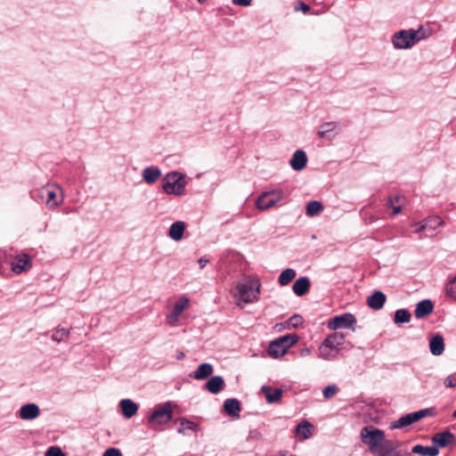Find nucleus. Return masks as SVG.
Listing matches in <instances>:
<instances>
[{"mask_svg":"<svg viewBox=\"0 0 456 456\" xmlns=\"http://www.w3.org/2000/svg\"><path fill=\"white\" fill-rule=\"evenodd\" d=\"M184 356H185L184 354L182 351H179V352H177L176 359L182 360L184 358Z\"/></svg>","mask_w":456,"mask_h":456,"instance_id":"nucleus-53","label":"nucleus"},{"mask_svg":"<svg viewBox=\"0 0 456 456\" xmlns=\"http://www.w3.org/2000/svg\"><path fill=\"white\" fill-rule=\"evenodd\" d=\"M445 296L452 299L456 301V276L451 278L444 288Z\"/></svg>","mask_w":456,"mask_h":456,"instance_id":"nucleus-34","label":"nucleus"},{"mask_svg":"<svg viewBox=\"0 0 456 456\" xmlns=\"http://www.w3.org/2000/svg\"><path fill=\"white\" fill-rule=\"evenodd\" d=\"M338 134V123L336 121L324 122L320 125L317 136L320 139L332 140Z\"/></svg>","mask_w":456,"mask_h":456,"instance_id":"nucleus-13","label":"nucleus"},{"mask_svg":"<svg viewBox=\"0 0 456 456\" xmlns=\"http://www.w3.org/2000/svg\"><path fill=\"white\" fill-rule=\"evenodd\" d=\"M402 211V207L400 205L393 207L392 216H395L398 215Z\"/></svg>","mask_w":456,"mask_h":456,"instance_id":"nucleus-51","label":"nucleus"},{"mask_svg":"<svg viewBox=\"0 0 456 456\" xmlns=\"http://www.w3.org/2000/svg\"><path fill=\"white\" fill-rule=\"evenodd\" d=\"M176 422L180 424V428L177 429V432L182 435H187V430L196 431L198 428V425L196 423L184 418L176 419Z\"/></svg>","mask_w":456,"mask_h":456,"instance_id":"nucleus-33","label":"nucleus"},{"mask_svg":"<svg viewBox=\"0 0 456 456\" xmlns=\"http://www.w3.org/2000/svg\"><path fill=\"white\" fill-rule=\"evenodd\" d=\"M297 273L292 268L283 270L278 277V282L281 286L289 284L296 277Z\"/></svg>","mask_w":456,"mask_h":456,"instance_id":"nucleus-32","label":"nucleus"},{"mask_svg":"<svg viewBox=\"0 0 456 456\" xmlns=\"http://www.w3.org/2000/svg\"><path fill=\"white\" fill-rule=\"evenodd\" d=\"M302 322H303V318L300 315H297V314L293 315L289 320V325H291L294 328L298 327L299 325L302 324Z\"/></svg>","mask_w":456,"mask_h":456,"instance_id":"nucleus-40","label":"nucleus"},{"mask_svg":"<svg viewBox=\"0 0 456 456\" xmlns=\"http://www.w3.org/2000/svg\"><path fill=\"white\" fill-rule=\"evenodd\" d=\"M433 309L432 302L429 299H424L417 304L414 314L416 318L420 319L429 314Z\"/></svg>","mask_w":456,"mask_h":456,"instance_id":"nucleus-25","label":"nucleus"},{"mask_svg":"<svg viewBox=\"0 0 456 456\" xmlns=\"http://www.w3.org/2000/svg\"><path fill=\"white\" fill-rule=\"evenodd\" d=\"M345 340V334L338 331L331 333L324 339L325 342H327L331 347H333V349L337 350L338 352L342 349Z\"/></svg>","mask_w":456,"mask_h":456,"instance_id":"nucleus-21","label":"nucleus"},{"mask_svg":"<svg viewBox=\"0 0 456 456\" xmlns=\"http://www.w3.org/2000/svg\"><path fill=\"white\" fill-rule=\"evenodd\" d=\"M429 350L433 355H441L444 351V341L441 335H436L429 341Z\"/></svg>","mask_w":456,"mask_h":456,"instance_id":"nucleus-26","label":"nucleus"},{"mask_svg":"<svg viewBox=\"0 0 456 456\" xmlns=\"http://www.w3.org/2000/svg\"><path fill=\"white\" fill-rule=\"evenodd\" d=\"M189 306V298L184 296L180 297L175 303L171 313L167 316V322L171 326H175L180 320L181 314L187 310Z\"/></svg>","mask_w":456,"mask_h":456,"instance_id":"nucleus-12","label":"nucleus"},{"mask_svg":"<svg viewBox=\"0 0 456 456\" xmlns=\"http://www.w3.org/2000/svg\"><path fill=\"white\" fill-rule=\"evenodd\" d=\"M452 416L456 419V410L453 411Z\"/></svg>","mask_w":456,"mask_h":456,"instance_id":"nucleus-55","label":"nucleus"},{"mask_svg":"<svg viewBox=\"0 0 456 456\" xmlns=\"http://www.w3.org/2000/svg\"><path fill=\"white\" fill-rule=\"evenodd\" d=\"M444 385L447 387H455V383L452 379V376H448L445 380H444Z\"/></svg>","mask_w":456,"mask_h":456,"instance_id":"nucleus-48","label":"nucleus"},{"mask_svg":"<svg viewBox=\"0 0 456 456\" xmlns=\"http://www.w3.org/2000/svg\"><path fill=\"white\" fill-rule=\"evenodd\" d=\"M310 354H311V349L308 348V347H305V348L301 349L300 352H299V354L301 356H307Z\"/></svg>","mask_w":456,"mask_h":456,"instance_id":"nucleus-50","label":"nucleus"},{"mask_svg":"<svg viewBox=\"0 0 456 456\" xmlns=\"http://www.w3.org/2000/svg\"><path fill=\"white\" fill-rule=\"evenodd\" d=\"M284 199V191L281 189H273L259 195L256 201V207L261 211L267 210L276 206Z\"/></svg>","mask_w":456,"mask_h":456,"instance_id":"nucleus-8","label":"nucleus"},{"mask_svg":"<svg viewBox=\"0 0 456 456\" xmlns=\"http://www.w3.org/2000/svg\"><path fill=\"white\" fill-rule=\"evenodd\" d=\"M161 175L160 168L155 166L146 167L142 171V177L148 184L155 183L161 177Z\"/></svg>","mask_w":456,"mask_h":456,"instance_id":"nucleus-16","label":"nucleus"},{"mask_svg":"<svg viewBox=\"0 0 456 456\" xmlns=\"http://www.w3.org/2000/svg\"><path fill=\"white\" fill-rule=\"evenodd\" d=\"M399 201H400V197L399 196H395L394 198L390 197V198H388L386 205H387V207L393 208V207H395V202L398 203Z\"/></svg>","mask_w":456,"mask_h":456,"instance_id":"nucleus-45","label":"nucleus"},{"mask_svg":"<svg viewBox=\"0 0 456 456\" xmlns=\"http://www.w3.org/2000/svg\"><path fill=\"white\" fill-rule=\"evenodd\" d=\"M261 391L265 394L266 401L269 403H277L281 400L283 391L281 388L273 390L268 386H263Z\"/></svg>","mask_w":456,"mask_h":456,"instance_id":"nucleus-28","label":"nucleus"},{"mask_svg":"<svg viewBox=\"0 0 456 456\" xmlns=\"http://www.w3.org/2000/svg\"><path fill=\"white\" fill-rule=\"evenodd\" d=\"M198 262H199V265H200V268L202 269V268H204V267L206 266V265H207L209 261H208V258H206V257H200V258L199 259V261H198Z\"/></svg>","mask_w":456,"mask_h":456,"instance_id":"nucleus-49","label":"nucleus"},{"mask_svg":"<svg viewBox=\"0 0 456 456\" xmlns=\"http://www.w3.org/2000/svg\"><path fill=\"white\" fill-rule=\"evenodd\" d=\"M426 37L425 31L422 28L417 30H400L393 35L392 44L398 50L409 49Z\"/></svg>","mask_w":456,"mask_h":456,"instance_id":"nucleus-3","label":"nucleus"},{"mask_svg":"<svg viewBox=\"0 0 456 456\" xmlns=\"http://www.w3.org/2000/svg\"><path fill=\"white\" fill-rule=\"evenodd\" d=\"M360 437L369 447L370 452L376 456H411L409 452L398 451V442L386 440L384 431L372 426L362 428Z\"/></svg>","mask_w":456,"mask_h":456,"instance_id":"nucleus-1","label":"nucleus"},{"mask_svg":"<svg viewBox=\"0 0 456 456\" xmlns=\"http://www.w3.org/2000/svg\"><path fill=\"white\" fill-rule=\"evenodd\" d=\"M186 227L187 225L185 222L175 221L170 225L167 235L174 241H180L183 238Z\"/></svg>","mask_w":456,"mask_h":456,"instance_id":"nucleus-15","label":"nucleus"},{"mask_svg":"<svg viewBox=\"0 0 456 456\" xmlns=\"http://www.w3.org/2000/svg\"><path fill=\"white\" fill-rule=\"evenodd\" d=\"M10 265L12 274H20L28 265V256L25 253L13 256L12 254L0 255V273L4 274V265Z\"/></svg>","mask_w":456,"mask_h":456,"instance_id":"nucleus-6","label":"nucleus"},{"mask_svg":"<svg viewBox=\"0 0 456 456\" xmlns=\"http://www.w3.org/2000/svg\"><path fill=\"white\" fill-rule=\"evenodd\" d=\"M411 452L416 454H419L421 456H437L439 451L435 445L433 446H423L420 444H417L412 447Z\"/></svg>","mask_w":456,"mask_h":456,"instance_id":"nucleus-30","label":"nucleus"},{"mask_svg":"<svg viewBox=\"0 0 456 456\" xmlns=\"http://www.w3.org/2000/svg\"><path fill=\"white\" fill-rule=\"evenodd\" d=\"M386 299V295L383 292L377 290L367 298V305L373 310H380L384 306Z\"/></svg>","mask_w":456,"mask_h":456,"instance_id":"nucleus-19","label":"nucleus"},{"mask_svg":"<svg viewBox=\"0 0 456 456\" xmlns=\"http://www.w3.org/2000/svg\"><path fill=\"white\" fill-rule=\"evenodd\" d=\"M214 371V368L210 363L204 362L198 366V368L190 373V378L202 380L208 378Z\"/></svg>","mask_w":456,"mask_h":456,"instance_id":"nucleus-18","label":"nucleus"},{"mask_svg":"<svg viewBox=\"0 0 456 456\" xmlns=\"http://www.w3.org/2000/svg\"><path fill=\"white\" fill-rule=\"evenodd\" d=\"M338 388L337 385L331 384L323 389L322 395L325 399H330L333 396H335L338 394Z\"/></svg>","mask_w":456,"mask_h":456,"instance_id":"nucleus-38","label":"nucleus"},{"mask_svg":"<svg viewBox=\"0 0 456 456\" xmlns=\"http://www.w3.org/2000/svg\"><path fill=\"white\" fill-rule=\"evenodd\" d=\"M224 380L221 376H214L210 378L205 384L206 389L211 394L216 395L223 390Z\"/></svg>","mask_w":456,"mask_h":456,"instance_id":"nucleus-23","label":"nucleus"},{"mask_svg":"<svg viewBox=\"0 0 456 456\" xmlns=\"http://www.w3.org/2000/svg\"><path fill=\"white\" fill-rule=\"evenodd\" d=\"M313 429H314V426L310 422L305 420V421L300 422L297 426L295 433L297 436H298L302 439L305 440L312 436Z\"/></svg>","mask_w":456,"mask_h":456,"instance_id":"nucleus-29","label":"nucleus"},{"mask_svg":"<svg viewBox=\"0 0 456 456\" xmlns=\"http://www.w3.org/2000/svg\"><path fill=\"white\" fill-rule=\"evenodd\" d=\"M322 210V206L321 202H319L317 200L310 201L306 205V208H305L306 215L311 217L320 214Z\"/></svg>","mask_w":456,"mask_h":456,"instance_id":"nucleus-36","label":"nucleus"},{"mask_svg":"<svg viewBox=\"0 0 456 456\" xmlns=\"http://www.w3.org/2000/svg\"><path fill=\"white\" fill-rule=\"evenodd\" d=\"M455 442V436L451 431H443L440 433H436L432 437V443L435 447L444 448L446 447Z\"/></svg>","mask_w":456,"mask_h":456,"instance_id":"nucleus-14","label":"nucleus"},{"mask_svg":"<svg viewBox=\"0 0 456 456\" xmlns=\"http://www.w3.org/2000/svg\"><path fill=\"white\" fill-rule=\"evenodd\" d=\"M224 410L229 416L232 418H239L240 412V402L235 398H229L224 401Z\"/></svg>","mask_w":456,"mask_h":456,"instance_id":"nucleus-24","label":"nucleus"},{"mask_svg":"<svg viewBox=\"0 0 456 456\" xmlns=\"http://www.w3.org/2000/svg\"><path fill=\"white\" fill-rule=\"evenodd\" d=\"M173 406L171 402L157 405L148 418L149 423L151 425H162L170 421L173 417Z\"/></svg>","mask_w":456,"mask_h":456,"instance_id":"nucleus-9","label":"nucleus"},{"mask_svg":"<svg viewBox=\"0 0 456 456\" xmlns=\"http://www.w3.org/2000/svg\"><path fill=\"white\" fill-rule=\"evenodd\" d=\"M298 340L296 334H287L272 341L268 346V354L273 358L283 356L287 351Z\"/></svg>","mask_w":456,"mask_h":456,"instance_id":"nucleus-7","label":"nucleus"},{"mask_svg":"<svg viewBox=\"0 0 456 456\" xmlns=\"http://www.w3.org/2000/svg\"><path fill=\"white\" fill-rule=\"evenodd\" d=\"M429 412L430 411L428 409H423L418 411L405 414L397 420L394 421L391 425V428L395 429L407 428L413 424L414 422L428 416Z\"/></svg>","mask_w":456,"mask_h":456,"instance_id":"nucleus-11","label":"nucleus"},{"mask_svg":"<svg viewBox=\"0 0 456 456\" xmlns=\"http://www.w3.org/2000/svg\"><path fill=\"white\" fill-rule=\"evenodd\" d=\"M310 286V280L307 277H300L294 282L292 289L297 296L302 297L309 291Z\"/></svg>","mask_w":456,"mask_h":456,"instance_id":"nucleus-22","label":"nucleus"},{"mask_svg":"<svg viewBox=\"0 0 456 456\" xmlns=\"http://www.w3.org/2000/svg\"><path fill=\"white\" fill-rule=\"evenodd\" d=\"M186 185L185 175L178 171L168 172L162 179V190L168 195H184Z\"/></svg>","mask_w":456,"mask_h":456,"instance_id":"nucleus-4","label":"nucleus"},{"mask_svg":"<svg viewBox=\"0 0 456 456\" xmlns=\"http://www.w3.org/2000/svg\"><path fill=\"white\" fill-rule=\"evenodd\" d=\"M197 1H198V2H200V3H203V2H205L206 0H197Z\"/></svg>","mask_w":456,"mask_h":456,"instance_id":"nucleus-56","label":"nucleus"},{"mask_svg":"<svg viewBox=\"0 0 456 456\" xmlns=\"http://www.w3.org/2000/svg\"><path fill=\"white\" fill-rule=\"evenodd\" d=\"M20 416L23 419H28V403L24 404L20 411Z\"/></svg>","mask_w":456,"mask_h":456,"instance_id":"nucleus-43","label":"nucleus"},{"mask_svg":"<svg viewBox=\"0 0 456 456\" xmlns=\"http://www.w3.org/2000/svg\"><path fill=\"white\" fill-rule=\"evenodd\" d=\"M411 321V314L406 309H398L395 313L394 322L396 324L407 323Z\"/></svg>","mask_w":456,"mask_h":456,"instance_id":"nucleus-35","label":"nucleus"},{"mask_svg":"<svg viewBox=\"0 0 456 456\" xmlns=\"http://www.w3.org/2000/svg\"><path fill=\"white\" fill-rule=\"evenodd\" d=\"M40 410L35 403H30V419H36L39 416Z\"/></svg>","mask_w":456,"mask_h":456,"instance_id":"nucleus-41","label":"nucleus"},{"mask_svg":"<svg viewBox=\"0 0 456 456\" xmlns=\"http://www.w3.org/2000/svg\"><path fill=\"white\" fill-rule=\"evenodd\" d=\"M356 323V318L350 313H345L340 315H336L330 318L328 322V328L330 330H337L340 329H350L353 331L355 330L354 325Z\"/></svg>","mask_w":456,"mask_h":456,"instance_id":"nucleus-10","label":"nucleus"},{"mask_svg":"<svg viewBox=\"0 0 456 456\" xmlns=\"http://www.w3.org/2000/svg\"><path fill=\"white\" fill-rule=\"evenodd\" d=\"M424 225L426 226V230L435 231L438 227L444 225V222L438 216H432L422 220Z\"/></svg>","mask_w":456,"mask_h":456,"instance_id":"nucleus-31","label":"nucleus"},{"mask_svg":"<svg viewBox=\"0 0 456 456\" xmlns=\"http://www.w3.org/2000/svg\"><path fill=\"white\" fill-rule=\"evenodd\" d=\"M39 197L49 209L54 210L63 203L64 191L60 185L49 183L40 189Z\"/></svg>","mask_w":456,"mask_h":456,"instance_id":"nucleus-5","label":"nucleus"},{"mask_svg":"<svg viewBox=\"0 0 456 456\" xmlns=\"http://www.w3.org/2000/svg\"><path fill=\"white\" fill-rule=\"evenodd\" d=\"M69 336V330L65 328L56 329L52 335V339L55 342H61L68 338Z\"/></svg>","mask_w":456,"mask_h":456,"instance_id":"nucleus-37","label":"nucleus"},{"mask_svg":"<svg viewBox=\"0 0 456 456\" xmlns=\"http://www.w3.org/2000/svg\"><path fill=\"white\" fill-rule=\"evenodd\" d=\"M365 220H366V222L370 224V223L375 222L377 220V217L374 216L373 215H370L369 216H366Z\"/></svg>","mask_w":456,"mask_h":456,"instance_id":"nucleus-52","label":"nucleus"},{"mask_svg":"<svg viewBox=\"0 0 456 456\" xmlns=\"http://www.w3.org/2000/svg\"><path fill=\"white\" fill-rule=\"evenodd\" d=\"M45 456H65L63 452L58 446H51L46 452Z\"/></svg>","mask_w":456,"mask_h":456,"instance_id":"nucleus-39","label":"nucleus"},{"mask_svg":"<svg viewBox=\"0 0 456 456\" xmlns=\"http://www.w3.org/2000/svg\"><path fill=\"white\" fill-rule=\"evenodd\" d=\"M46 227H47V224L44 223L43 225L38 230H39V232H43L46 229Z\"/></svg>","mask_w":456,"mask_h":456,"instance_id":"nucleus-54","label":"nucleus"},{"mask_svg":"<svg viewBox=\"0 0 456 456\" xmlns=\"http://www.w3.org/2000/svg\"><path fill=\"white\" fill-rule=\"evenodd\" d=\"M307 163V157L304 151L297 150L294 152L291 159L289 160V165L292 169L296 171H300L304 169Z\"/></svg>","mask_w":456,"mask_h":456,"instance_id":"nucleus-17","label":"nucleus"},{"mask_svg":"<svg viewBox=\"0 0 456 456\" xmlns=\"http://www.w3.org/2000/svg\"><path fill=\"white\" fill-rule=\"evenodd\" d=\"M102 456H122V453L117 448H109L104 452Z\"/></svg>","mask_w":456,"mask_h":456,"instance_id":"nucleus-42","label":"nucleus"},{"mask_svg":"<svg viewBox=\"0 0 456 456\" xmlns=\"http://www.w3.org/2000/svg\"><path fill=\"white\" fill-rule=\"evenodd\" d=\"M260 284L257 281L249 277L240 281L235 288L234 297L238 299L237 305L241 306V303L249 304L258 300Z\"/></svg>","mask_w":456,"mask_h":456,"instance_id":"nucleus-2","label":"nucleus"},{"mask_svg":"<svg viewBox=\"0 0 456 456\" xmlns=\"http://www.w3.org/2000/svg\"><path fill=\"white\" fill-rule=\"evenodd\" d=\"M338 354V352L333 347H331L327 342L324 340L319 346V357L326 360V361H332L337 358Z\"/></svg>","mask_w":456,"mask_h":456,"instance_id":"nucleus-27","label":"nucleus"},{"mask_svg":"<svg viewBox=\"0 0 456 456\" xmlns=\"http://www.w3.org/2000/svg\"><path fill=\"white\" fill-rule=\"evenodd\" d=\"M296 11H302L303 12L306 13L310 11L309 5L301 3L300 5L297 7H295Z\"/></svg>","mask_w":456,"mask_h":456,"instance_id":"nucleus-46","label":"nucleus"},{"mask_svg":"<svg viewBox=\"0 0 456 456\" xmlns=\"http://www.w3.org/2000/svg\"><path fill=\"white\" fill-rule=\"evenodd\" d=\"M414 226L416 227L415 232H421L423 231H426V226L424 225L422 221L420 223L414 224Z\"/></svg>","mask_w":456,"mask_h":456,"instance_id":"nucleus-47","label":"nucleus"},{"mask_svg":"<svg viewBox=\"0 0 456 456\" xmlns=\"http://www.w3.org/2000/svg\"><path fill=\"white\" fill-rule=\"evenodd\" d=\"M232 2L234 5L249 6L251 4L252 0H232Z\"/></svg>","mask_w":456,"mask_h":456,"instance_id":"nucleus-44","label":"nucleus"},{"mask_svg":"<svg viewBox=\"0 0 456 456\" xmlns=\"http://www.w3.org/2000/svg\"><path fill=\"white\" fill-rule=\"evenodd\" d=\"M119 407L123 416L126 419H130L138 411V404L131 399H122L119 402Z\"/></svg>","mask_w":456,"mask_h":456,"instance_id":"nucleus-20","label":"nucleus"}]
</instances>
